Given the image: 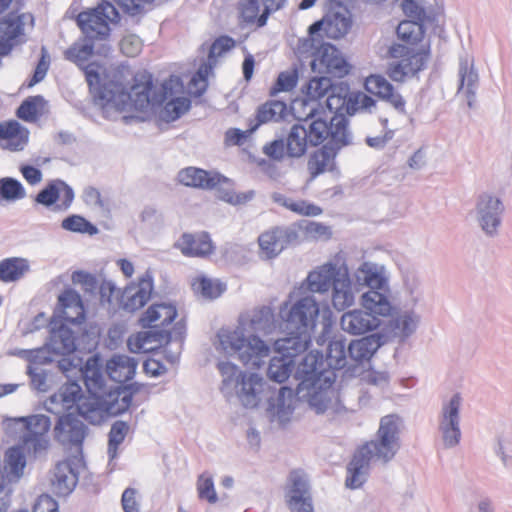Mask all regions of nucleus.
<instances>
[{"mask_svg": "<svg viewBox=\"0 0 512 512\" xmlns=\"http://www.w3.org/2000/svg\"><path fill=\"white\" fill-rule=\"evenodd\" d=\"M83 377L87 395L82 394L76 382H67L54 394L53 399L60 401L67 409L76 405L78 413L92 424H99L108 415L123 413L131 405L132 394L126 388L107 389L97 356L87 360Z\"/></svg>", "mask_w": 512, "mask_h": 512, "instance_id": "obj_1", "label": "nucleus"}, {"mask_svg": "<svg viewBox=\"0 0 512 512\" xmlns=\"http://www.w3.org/2000/svg\"><path fill=\"white\" fill-rule=\"evenodd\" d=\"M101 66L90 63L84 73L96 102L118 111H145L151 105L154 88L152 74L146 70L133 71L121 65L110 71L102 83Z\"/></svg>", "mask_w": 512, "mask_h": 512, "instance_id": "obj_2", "label": "nucleus"}, {"mask_svg": "<svg viewBox=\"0 0 512 512\" xmlns=\"http://www.w3.org/2000/svg\"><path fill=\"white\" fill-rule=\"evenodd\" d=\"M377 435L378 440L366 442L355 451L347 468V487L351 489L361 487L371 462H387L396 454L398 426L393 416H385L381 419Z\"/></svg>", "mask_w": 512, "mask_h": 512, "instance_id": "obj_3", "label": "nucleus"}, {"mask_svg": "<svg viewBox=\"0 0 512 512\" xmlns=\"http://www.w3.org/2000/svg\"><path fill=\"white\" fill-rule=\"evenodd\" d=\"M322 364V354L311 351L302 357L295 370V377L299 380L297 394L306 398L316 413L325 412L334 395V374L325 371Z\"/></svg>", "mask_w": 512, "mask_h": 512, "instance_id": "obj_4", "label": "nucleus"}, {"mask_svg": "<svg viewBox=\"0 0 512 512\" xmlns=\"http://www.w3.org/2000/svg\"><path fill=\"white\" fill-rule=\"evenodd\" d=\"M319 304L312 296H305L292 301V296L286 301L280 313L290 336L278 339L282 349L306 351L311 342V332L314 330L319 316Z\"/></svg>", "mask_w": 512, "mask_h": 512, "instance_id": "obj_5", "label": "nucleus"}, {"mask_svg": "<svg viewBox=\"0 0 512 512\" xmlns=\"http://www.w3.org/2000/svg\"><path fill=\"white\" fill-rule=\"evenodd\" d=\"M361 305L365 311L355 309L344 313L341 317L343 330L350 334H365L378 328L382 322L380 317L386 318L393 312V306L388 298L374 289L362 295Z\"/></svg>", "mask_w": 512, "mask_h": 512, "instance_id": "obj_6", "label": "nucleus"}, {"mask_svg": "<svg viewBox=\"0 0 512 512\" xmlns=\"http://www.w3.org/2000/svg\"><path fill=\"white\" fill-rule=\"evenodd\" d=\"M304 125L310 146L326 141L331 149H340L348 144L347 120L343 115H329L323 109Z\"/></svg>", "mask_w": 512, "mask_h": 512, "instance_id": "obj_7", "label": "nucleus"}, {"mask_svg": "<svg viewBox=\"0 0 512 512\" xmlns=\"http://www.w3.org/2000/svg\"><path fill=\"white\" fill-rule=\"evenodd\" d=\"M219 346L227 354H237L243 364L259 366L260 360L267 357L270 348L256 336L246 337L241 328L221 329L217 334Z\"/></svg>", "mask_w": 512, "mask_h": 512, "instance_id": "obj_8", "label": "nucleus"}, {"mask_svg": "<svg viewBox=\"0 0 512 512\" xmlns=\"http://www.w3.org/2000/svg\"><path fill=\"white\" fill-rule=\"evenodd\" d=\"M127 345L132 353H148L161 350L164 358L171 364L176 363L182 351L183 339H172L171 332L167 329H152L132 334Z\"/></svg>", "mask_w": 512, "mask_h": 512, "instance_id": "obj_9", "label": "nucleus"}, {"mask_svg": "<svg viewBox=\"0 0 512 512\" xmlns=\"http://www.w3.org/2000/svg\"><path fill=\"white\" fill-rule=\"evenodd\" d=\"M50 428V418L43 414L7 419V430L13 434L21 433L22 445L34 453L48 448Z\"/></svg>", "mask_w": 512, "mask_h": 512, "instance_id": "obj_10", "label": "nucleus"}, {"mask_svg": "<svg viewBox=\"0 0 512 512\" xmlns=\"http://www.w3.org/2000/svg\"><path fill=\"white\" fill-rule=\"evenodd\" d=\"M120 15L110 2L103 0L97 7L82 11L77 15L76 22L81 31L89 39H104L109 35L110 23H117Z\"/></svg>", "mask_w": 512, "mask_h": 512, "instance_id": "obj_11", "label": "nucleus"}, {"mask_svg": "<svg viewBox=\"0 0 512 512\" xmlns=\"http://www.w3.org/2000/svg\"><path fill=\"white\" fill-rule=\"evenodd\" d=\"M390 54L400 59L389 64L387 75L395 82H403L424 68L429 50L416 51L412 47L397 44L391 47Z\"/></svg>", "mask_w": 512, "mask_h": 512, "instance_id": "obj_12", "label": "nucleus"}, {"mask_svg": "<svg viewBox=\"0 0 512 512\" xmlns=\"http://www.w3.org/2000/svg\"><path fill=\"white\" fill-rule=\"evenodd\" d=\"M161 102L164 105L160 117L165 122L175 121L188 112L191 101L185 95L184 83L179 76L171 75L163 82Z\"/></svg>", "mask_w": 512, "mask_h": 512, "instance_id": "obj_13", "label": "nucleus"}, {"mask_svg": "<svg viewBox=\"0 0 512 512\" xmlns=\"http://www.w3.org/2000/svg\"><path fill=\"white\" fill-rule=\"evenodd\" d=\"M218 368L223 376L227 375L226 382L236 378L241 388L238 391L239 398L245 407L254 408L259 404V394L263 391L264 382L257 374H246L238 370L231 363H220Z\"/></svg>", "mask_w": 512, "mask_h": 512, "instance_id": "obj_14", "label": "nucleus"}, {"mask_svg": "<svg viewBox=\"0 0 512 512\" xmlns=\"http://www.w3.org/2000/svg\"><path fill=\"white\" fill-rule=\"evenodd\" d=\"M312 70L336 78L347 76L352 66L339 49L329 43L322 44L313 54Z\"/></svg>", "mask_w": 512, "mask_h": 512, "instance_id": "obj_15", "label": "nucleus"}, {"mask_svg": "<svg viewBox=\"0 0 512 512\" xmlns=\"http://www.w3.org/2000/svg\"><path fill=\"white\" fill-rule=\"evenodd\" d=\"M82 464L83 459L80 455L56 463L50 474V486L55 495L68 496L74 490Z\"/></svg>", "mask_w": 512, "mask_h": 512, "instance_id": "obj_16", "label": "nucleus"}, {"mask_svg": "<svg viewBox=\"0 0 512 512\" xmlns=\"http://www.w3.org/2000/svg\"><path fill=\"white\" fill-rule=\"evenodd\" d=\"M235 44V40L229 36H220L212 43L208 54L209 62L201 64L189 82L191 94L201 96L206 91L208 77L212 73L216 59L233 49Z\"/></svg>", "mask_w": 512, "mask_h": 512, "instance_id": "obj_17", "label": "nucleus"}, {"mask_svg": "<svg viewBox=\"0 0 512 512\" xmlns=\"http://www.w3.org/2000/svg\"><path fill=\"white\" fill-rule=\"evenodd\" d=\"M285 500L290 512H314L310 485L303 471L290 472Z\"/></svg>", "mask_w": 512, "mask_h": 512, "instance_id": "obj_18", "label": "nucleus"}, {"mask_svg": "<svg viewBox=\"0 0 512 512\" xmlns=\"http://www.w3.org/2000/svg\"><path fill=\"white\" fill-rule=\"evenodd\" d=\"M299 243V235L289 227H273L261 233L258 245L265 259H274L290 246Z\"/></svg>", "mask_w": 512, "mask_h": 512, "instance_id": "obj_19", "label": "nucleus"}, {"mask_svg": "<svg viewBox=\"0 0 512 512\" xmlns=\"http://www.w3.org/2000/svg\"><path fill=\"white\" fill-rule=\"evenodd\" d=\"M74 200L72 188L61 179H54L36 195L35 201L55 211H66Z\"/></svg>", "mask_w": 512, "mask_h": 512, "instance_id": "obj_20", "label": "nucleus"}, {"mask_svg": "<svg viewBox=\"0 0 512 512\" xmlns=\"http://www.w3.org/2000/svg\"><path fill=\"white\" fill-rule=\"evenodd\" d=\"M461 397L455 394L448 404L444 405L440 428L443 433V440L446 446H455L460 440L459 410Z\"/></svg>", "mask_w": 512, "mask_h": 512, "instance_id": "obj_21", "label": "nucleus"}, {"mask_svg": "<svg viewBox=\"0 0 512 512\" xmlns=\"http://www.w3.org/2000/svg\"><path fill=\"white\" fill-rule=\"evenodd\" d=\"M364 86L367 92L388 102L394 107V109L397 112L401 114H406L405 99L394 89L393 85L390 82H388L383 76H368L365 80Z\"/></svg>", "mask_w": 512, "mask_h": 512, "instance_id": "obj_22", "label": "nucleus"}, {"mask_svg": "<svg viewBox=\"0 0 512 512\" xmlns=\"http://www.w3.org/2000/svg\"><path fill=\"white\" fill-rule=\"evenodd\" d=\"M175 247L186 257H206L213 253L214 245L208 233H184Z\"/></svg>", "mask_w": 512, "mask_h": 512, "instance_id": "obj_23", "label": "nucleus"}, {"mask_svg": "<svg viewBox=\"0 0 512 512\" xmlns=\"http://www.w3.org/2000/svg\"><path fill=\"white\" fill-rule=\"evenodd\" d=\"M274 347L278 356H274L268 367L269 377L278 382L282 383L288 379L293 367L296 365V358L303 354L305 351H295L282 349L278 345V339L274 343Z\"/></svg>", "mask_w": 512, "mask_h": 512, "instance_id": "obj_24", "label": "nucleus"}, {"mask_svg": "<svg viewBox=\"0 0 512 512\" xmlns=\"http://www.w3.org/2000/svg\"><path fill=\"white\" fill-rule=\"evenodd\" d=\"M177 317L175 305L156 303L151 305L140 317L139 323L143 328L166 329Z\"/></svg>", "mask_w": 512, "mask_h": 512, "instance_id": "obj_25", "label": "nucleus"}, {"mask_svg": "<svg viewBox=\"0 0 512 512\" xmlns=\"http://www.w3.org/2000/svg\"><path fill=\"white\" fill-rule=\"evenodd\" d=\"M54 431L56 438L60 441L69 442L79 448L86 436L85 425L72 414L61 416L58 419Z\"/></svg>", "mask_w": 512, "mask_h": 512, "instance_id": "obj_26", "label": "nucleus"}, {"mask_svg": "<svg viewBox=\"0 0 512 512\" xmlns=\"http://www.w3.org/2000/svg\"><path fill=\"white\" fill-rule=\"evenodd\" d=\"M29 139V131L15 120L0 123V146L10 151L23 150Z\"/></svg>", "mask_w": 512, "mask_h": 512, "instance_id": "obj_27", "label": "nucleus"}, {"mask_svg": "<svg viewBox=\"0 0 512 512\" xmlns=\"http://www.w3.org/2000/svg\"><path fill=\"white\" fill-rule=\"evenodd\" d=\"M351 28V20L344 15L335 13L314 22L309 27V34L315 35L323 31L324 36L331 39H339L345 36Z\"/></svg>", "mask_w": 512, "mask_h": 512, "instance_id": "obj_28", "label": "nucleus"}, {"mask_svg": "<svg viewBox=\"0 0 512 512\" xmlns=\"http://www.w3.org/2000/svg\"><path fill=\"white\" fill-rule=\"evenodd\" d=\"M342 275L335 264L325 263L308 274L307 287L312 292H327Z\"/></svg>", "mask_w": 512, "mask_h": 512, "instance_id": "obj_29", "label": "nucleus"}, {"mask_svg": "<svg viewBox=\"0 0 512 512\" xmlns=\"http://www.w3.org/2000/svg\"><path fill=\"white\" fill-rule=\"evenodd\" d=\"M23 445L10 447L5 452L4 465L0 474L4 480L17 484L24 474L26 458Z\"/></svg>", "mask_w": 512, "mask_h": 512, "instance_id": "obj_30", "label": "nucleus"}, {"mask_svg": "<svg viewBox=\"0 0 512 512\" xmlns=\"http://www.w3.org/2000/svg\"><path fill=\"white\" fill-rule=\"evenodd\" d=\"M59 305L62 310V318L68 323H81L85 319V309L80 295L72 290H64L59 298Z\"/></svg>", "mask_w": 512, "mask_h": 512, "instance_id": "obj_31", "label": "nucleus"}, {"mask_svg": "<svg viewBox=\"0 0 512 512\" xmlns=\"http://www.w3.org/2000/svg\"><path fill=\"white\" fill-rule=\"evenodd\" d=\"M137 368V361L127 355H114L106 363V373L114 382L123 384L131 380Z\"/></svg>", "mask_w": 512, "mask_h": 512, "instance_id": "obj_32", "label": "nucleus"}, {"mask_svg": "<svg viewBox=\"0 0 512 512\" xmlns=\"http://www.w3.org/2000/svg\"><path fill=\"white\" fill-rule=\"evenodd\" d=\"M178 181L188 187L211 189L220 183V176L200 168L187 167L178 173Z\"/></svg>", "mask_w": 512, "mask_h": 512, "instance_id": "obj_33", "label": "nucleus"}, {"mask_svg": "<svg viewBox=\"0 0 512 512\" xmlns=\"http://www.w3.org/2000/svg\"><path fill=\"white\" fill-rule=\"evenodd\" d=\"M478 209L481 214V226L483 230L489 234L493 233L500 223L499 214L502 212L500 200L485 195L481 197Z\"/></svg>", "mask_w": 512, "mask_h": 512, "instance_id": "obj_34", "label": "nucleus"}, {"mask_svg": "<svg viewBox=\"0 0 512 512\" xmlns=\"http://www.w3.org/2000/svg\"><path fill=\"white\" fill-rule=\"evenodd\" d=\"M382 343V335L380 334H372L354 340L348 346L349 356L356 362L369 360Z\"/></svg>", "mask_w": 512, "mask_h": 512, "instance_id": "obj_35", "label": "nucleus"}, {"mask_svg": "<svg viewBox=\"0 0 512 512\" xmlns=\"http://www.w3.org/2000/svg\"><path fill=\"white\" fill-rule=\"evenodd\" d=\"M30 271L26 258L8 257L0 261V282L14 283L20 281Z\"/></svg>", "mask_w": 512, "mask_h": 512, "instance_id": "obj_36", "label": "nucleus"}, {"mask_svg": "<svg viewBox=\"0 0 512 512\" xmlns=\"http://www.w3.org/2000/svg\"><path fill=\"white\" fill-rule=\"evenodd\" d=\"M354 302V293L352 283L347 274H343L340 279H336L332 286V304L338 311H342L351 306Z\"/></svg>", "mask_w": 512, "mask_h": 512, "instance_id": "obj_37", "label": "nucleus"}, {"mask_svg": "<svg viewBox=\"0 0 512 512\" xmlns=\"http://www.w3.org/2000/svg\"><path fill=\"white\" fill-rule=\"evenodd\" d=\"M331 150V148L328 149L327 146H324L313 152L310 156L307 165L310 180H314L320 174L333 170L335 153H332Z\"/></svg>", "mask_w": 512, "mask_h": 512, "instance_id": "obj_38", "label": "nucleus"}, {"mask_svg": "<svg viewBox=\"0 0 512 512\" xmlns=\"http://www.w3.org/2000/svg\"><path fill=\"white\" fill-rule=\"evenodd\" d=\"M46 104L41 95L29 96L20 104L16 115L25 122L34 123L45 113Z\"/></svg>", "mask_w": 512, "mask_h": 512, "instance_id": "obj_39", "label": "nucleus"}, {"mask_svg": "<svg viewBox=\"0 0 512 512\" xmlns=\"http://www.w3.org/2000/svg\"><path fill=\"white\" fill-rule=\"evenodd\" d=\"M323 109L324 107L322 103H314L305 95L294 99L290 105L291 114L297 121L302 122V124L309 122Z\"/></svg>", "mask_w": 512, "mask_h": 512, "instance_id": "obj_40", "label": "nucleus"}, {"mask_svg": "<svg viewBox=\"0 0 512 512\" xmlns=\"http://www.w3.org/2000/svg\"><path fill=\"white\" fill-rule=\"evenodd\" d=\"M287 155L290 157H300L306 150L310 141L305 130V125L295 124L290 130L286 141Z\"/></svg>", "mask_w": 512, "mask_h": 512, "instance_id": "obj_41", "label": "nucleus"}, {"mask_svg": "<svg viewBox=\"0 0 512 512\" xmlns=\"http://www.w3.org/2000/svg\"><path fill=\"white\" fill-rule=\"evenodd\" d=\"M23 31V23L19 16L8 15L0 20V37L6 44L0 48V54H6L11 42L15 40Z\"/></svg>", "mask_w": 512, "mask_h": 512, "instance_id": "obj_42", "label": "nucleus"}, {"mask_svg": "<svg viewBox=\"0 0 512 512\" xmlns=\"http://www.w3.org/2000/svg\"><path fill=\"white\" fill-rule=\"evenodd\" d=\"M273 199L279 205L302 216H318L322 213L321 207L305 200H293L280 193L274 194Z\"/></svg>", "mask_w": 512, "mask_h": 512, "instance_id": "obj_43", "label": "nucleus"}, {"mask_svg": "<svg viewBox=\"0 0 512 512\" xmlns=\"http://www.w3.org/2000/svg\"><path fill=\"white\" fill-rule=\"evenodd\" d=\"M288 112L287 104L284 101L271 100L258 108L256 119L258 124L279 121L285 119Z\"/></svg>", "mask_w": 512, "mask_h": 512, "instance_id": "obj_44", "label": "nucleus"}, {"mask_svg": "<svg viewBox=\"0 0 512 512\" xmlns=\"http://www.w3.org/2000/svg\"><path fill=\"white\" fill-rule=\"evenodd\" d=\"M333 86L334 84L328 77H313L303 88V94L314 103H321V100L327 97Z\"/></svg>", "mask_w": 512, "mask_h": 512, "instance_id": "obj_45", "label": "nucleus"}, {"mask_svg": "<svg viewBox=\"0 0 512 512\" xmlns=\"http://www.w3.org/2000/svg\"><path fill=\"white\" fill-rule=\"evenodd\" d=\"M294 401V391L289 387H281L276 399L270 403V410L282 418L292 412Z\"/></svg>", "mask_w": 512, "mask_h": 512, "instance_id": "obj_46", "label": "nucleus"}, {"mask_svg": "<svg viewBox=\"0 0 512 512\" xmlns=\"http://www.w3.org/2000/svg\"><path fill=\"white\" fill-rule=\"evenodd\" d=\"M26 195L23 185L16 179L5 177L0 179V204L15 202Z\"/></svg>", "mask_w": 512, "mask_h": 512, "instance_id": "obj_47", "label": "nucleus"}, {"mask_svg": "<svg viewBox=\"0 0 512 512\" xmlns=\"http://www.w3.org/2000/svg\"><path fill=\"white\" fill-rule=\"evenodd\" d=\"M328 366L332 369H341L346 364V343L341 339L329 342L326 354Z\"/></svg>", "mask_w": 512, "mask_h": 512, "instance_id": "obj_48", "label": "nucleus"}, {"mask_svg": "<svg viewBox=\"0 0 512 512\" xmlns=\"http://www.w3.org/2000/svg\"><path fill=\"white\" fill-rule=\"evenodd\" d=\"M297 69H290L279 73L275 83L270 89V95L274 96L280 92L292 91L298 83Z\"/></svg>", "mask_w": 512, "mask_h": 512, "instance_id": "obj_49", "label": "nucleus"}, {"mask_svg": "<svg viewBox=\"0 0 512 512\" xmlns=\"http://www.w3.org/2000/svg\"><path fill=\"white\" fill-rule=\"evenodd\" d=\"M346 105V94L343 88L337 85L333 86L329 94L325 98L324 109L329 115H343L341 112Z\"/></svg>", "mask_w": 512, "mask_h": 512, "instance_id": "obj_50", "label": "nucleus"}, {"mask_svg": "<svg viewBox=\"0 0 512 512\" xmlns=\"http://www.w3.org/2000/svg\"><path fill=\"white\" fill-rule=\"evenodd\" d=\"M397 35L407 44H414L422 37L423 28L416 21L404 20L397 27Z\"/></svg>", "mask_w": 512, "mask_h": 512, "instance_id": "obj_51", "label": "nucleus"}, {"mask_svg": "<svg viewBox=\"0 0 512 512\" xmlns=\"http://www.w3.org/2000/svg\"><path fill=\"white\" fill-rule=\"evenodd\" d=\"M62 228L72 232H78L88 235L97 233V228L80 215H71L62 221Z\"/></svg>", "mask_w": 512, "mask_h": 512, "instance_id": "obj_52", "label": "nucleus"}, {"mask_svg": "<svg viewBox=\"0 0 512 512\" xmlns=\"http://www.w3.org/2000/svg\"><path fill=\"white\" fill-rule=\"evenodd\" d=\"M197 493L200 500H205L209 504H215L218 501L213 479L206 473L198 477Z\"/></svg>", "mask_w": 512, "mask_h": 512, "instance_id": "obj_53", "label": "nucleus"}, {"mask_svg": "<svg viewBox=\"0 0 512 512\" xmlns=\"http://www.w3.org/2000/svg\"><path fill=\"white\" fill-rule=\"evenodd\" d=\"M192 286L194 290L208 298H216L220 296L224 290L221 283L214 282L213 280L203 276L195 278Z\"/></svg>", "mask_w": 512, "mask_h": 512, "instance_id": "obj_54", "label": "nucleus"}, {"mask_svg": "<svg viewBox=\"0 0 512 512\" xmlns=\"http://www.w3.org/2000/svg\"><path fill=\"white\" fill-rule=\"evenodd\" d=\"M127 300L124 308L129 311H135L142 308L150 299V292L144 288H130L125 291Z\"/></svg>", "mask_w": 512, "mask_h": 512, "instance_id": "obj_55", "label": "nucleus"}, {"mask_svg": "<svg viewBox=\"0 0 512 512\" xmlns=\"http://www.w3.org/2000/svg\"><path fill=\"white\" fill-rule=\"evenodd\" d=\"M259 0H242L239 4L240 18L246 24L256 23L258 26Z\"/></svg>", "mask_w": 512, "mask_h": 512, "instance_id": "obj_56", "label": "nucleus"}, {"mask_svg": "<svg viewBox=\"0 0 512 512\" xmlns=\"http://www.w3.org/2000/svg\"><path fill=\"white\" fill-rule=\"evenodd\" d=\"M459 76V90L465 89L467 94H474V88L478 81V75L472 67L468 66L467 62L460 63Z\"/></svg>", "mask_w": 512, "mask_h": 512, "instance_id": "obj_57", "label": "nucleus"}, {"mask_svg": "<svg viewBox=\"0 0 512 512\" xmlns=\"http://www.w3.org/2000/svg\"><path fill=\"white\" fill-rule=\"evenodd\" d=\"M93 53V44H75L67 51L68 58L77 65H82L88 61Z\"/></svg>", "mask_w": 512, "mask_h": 512, "instance_id": "obj_58", "label": "nucleus"}, {"mask_svg": "<svg viewBox=\"0 0 512 512\" xmlns=\"http://www.w3.org/2000/svg\"><path fill=\"white\" fill-rule=\"evenodd\" d=\"M96 292L99 294V301L102 305H111L113 300L119 298L120 290L107 280H103L98 284Z\"/></svg>", "mask_w": 512, "mask_h": 512, "instance_id": "obj_59", "label": "nucleus"}, {"mask_svg": "<svg viewBox=\"0 0 512 512\" xmlns=\"http://www.w3.org/2000/svg\"><path fill=\"white\" fill-rule=\"evenodd\" d=\"M389 317H391L392 329L394 331L398 330L401 336H407L413 330L414 320L410 315H398L395 313V308L393 307L392 315L387 318Z\"/></svg>", "mask_w": 512, "mask_h": 512, "instance_id": "obj_60", "label": "nucleus"}, {"mask_svg": "<svg viewBox=\"0 0 512 512\" xmlns=\"http://www.w3.org/2000/svg\"><path fill=\"white\" fill-rule=\"evenodd\" d=\"M129 430L127 423L123 421L115 422L109 432V449L116 451L119 445L124 441Z\"/></svg>", "mask_w": 512, "mask_h": 512, "instance_id": "obj_61", "label": "nucleus"}, {"mask_svg": "<svg viewBox=\"0 0 512 512\" xmlns=\"http://www.w3.org/2000/svg\"><path fill=\"white\" fill-rule=\"evenodd\" d=\"M72 281L75 284H80L85 292L94 293L98 287L97 278L85 271H75L72 274Z\"/></svg>", "mask_w": 512, "mask_h": 512, "instance_id": "obj_62", "label": "nucleus"}, {"mask_svg": "<svg viewBox=\"0 0 512 512\" xmlns=\"http://www.w3.org/2000/svg\"><path fill=\"white\" fill-rule=\"evenodd\" d=\"M15 483L4 480L0 474V512H7L12 502Z\"/></svg>", "mask_w": 512, "mask_h": 512, "instance_id": "obj_63", "label": "nucleus"}, {"mask_svg": "<svg viewBox=\"0 0 512 512\" xmlns=\"http://www.w3.org/2000/svg\"><path fill=\"white\" fill-rule=\"evenodd\" d=\"M33 512H59L58 503L47 494L40 495L33 505Z\"/></svg>", "mask_w": 512, "mask_h": 512, "instance_id": "obj_64", "label": "nucleus"}]
</instances>
